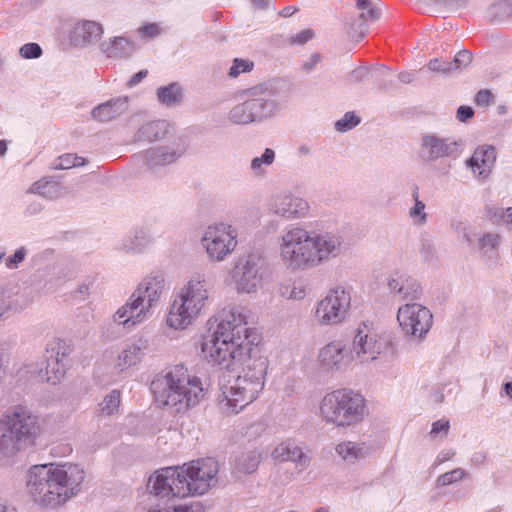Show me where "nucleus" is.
Returning a JSON list of instances; mask_svg holds the SVG:
<instances>
[{
    "instance_id": "1",
    "label": "nucleus",
    "mask_w": 512,
    "mask_h": 512,
    "mask_svg": "<svg viewBox=\"0 0 512 512\" xmlns=\"http://www.w3.org/2000/svg\"><path fill=\"white\" fill-rule=\"evenodd\" d=\"M251 315L243 306L224 309L216 327H210L200 341L201 356L208 363L240 374L221 387L218 406L225 415H235L255 401L262 392L268 360L260 354L258 335L247 327Z\"/></svg>"
},
{
    "instance_id": "2",
    "label": "nucleus",
    "mask_w": 512,
    "mask_h": 512,
    "mask_svg": "<svg viewBox=\"0 0 512 512\" xmlns=\"http://www.w3.org/2000/svg\"><path fill=\"white\" fill-rule=\"evenodd\" d=\"M85 471L77 464L34 465L27 473L26 487L33 501L45 508H57L76 496Z\"/></svg>"
},
{
    "instance_id": "3",
    "label": "nucleus",
    "mask_w": 512,
    "mask_h": 512,
    "mask_svg": "<svg viewBox=\"0 0 512 512\" xmlns=\"http://www.w3.org/2000/svg\"><path fill=\"white\" fill-rule=\"evenodd\" d=\"M218 470V462L213 458L194 460L180 467H166L149 479L148 489L162 499L202 495L215 484Z\"/></svg>"
},
{
    "instance_id": "4",
    "label": "nucleus",
    "mask_w": 512,
    "mask_h": 512,
    "mask_svg": "<svg viewBox=\"0 0 512 512\" xmlns=\"http://www.w3.org/2000/svg\"><path fill=\"white\" fill-rule=\"evenodd\" d=\"M341 247L342 239L337 235L325 233L312 236L297 226L283 235L280 256L288 268L306 269L336 257Z\"/></svg>"
},
{
    "instance_id": "5",
    "label": "nucleus",
    "mask_w": 512,
    "mask_h": 512,
    "mask_svg": "<svg viewBox=\"0 0 512 512\" xmlns=\"http://www.w3.org/2000/svg\"><path fill=\"white\" fill-rule=\"evenodd\" d=\"M151 391L158 405L169 407L177 413L198 405L205 395L201 379L190 375L182 365H176L165 375L155 377Z\"/></svg>"
},
{
    "instance_id": "6",
    "label": "nucleus",
    "mask_w": 512,
    "mask_h": 512,
    "mask_svg": "<svg viewBox=\"0 0 512 512\" xmlns=\"http://www.w3.org/2000/svg\"><path fill=\"white\" fill-rule=\"evenodd\" d=\"M41 431L39 417L28 407L11 406L0 417V456L10 458L35 445Z\"/></svg>"
},
{
    "instance_id": "7",
    "label": "nucleus",
    "mask_w": 512,
    "mask_h": 512,
    "mask_svg": "<svg viewBox=\"0 0 512 512\" xmlns=\"http://www.w3.org/2000/svg\"><path fill=\"white\" fill-rule=\"evenodd\" d=\"M210 285L204 275L192 277L172 301L166 323L175 330L186 329L208 305Z\"/></svg>"
},
{
    "instance_id": "8",
    "label": "nucleus",
    "mask_w": 512,
    "mask_h": 512,
    "mask_svg": "<svg viewBox=\"0 0 512 512\" xmlns=\"http://www.w3.org/2000/svg\"><path fill=\"white\" fill-rule=\"evenodd\" d=\"M366 414L364 397L352 390L338 389L321 400L319 416L327 424L350 427L360 423Z\"/></svg>"
},
{
    "instance_id": "9",
    "label": "nucleus",
    "mask_w": 512,
    "mask_h": 512,
    "mask_svg": "<svg viewBox=\"0 0 512 512\" xmlns=\"http://www.w3.org/2000/svg\"><path fill=\"white\" fill-rule=\"evenodd\" d=\"M164 289L165 281L161 274L147 277L138 285L127 303L116 311L114 321L127 328L142 322Z\"/></svg>"
},
{
    "instance_id": "10",
    "label": "nucleus",
    "mask_w": 512,
    "mask_h": 512,
    "mask_svg": "<svg viewBox=\"0 0 512 512\" xmlns=\"http://www.w3.org/2000/svg\"><path fill=\"white\" fill-rule=\"evenodd\" d=\"M351 293L337 286L328 291L316 305L314 317L320 326H333L343 323L349 316Z\"/></svg>"
},
{
    "instance_id": "11",
    "label": "nucleus",
    "mask_w": 512,
    "mask_h": 512,
    "mask_svg": "<svg viewBox=\"0 0 512 512\" xmlns=\"http://www.w3.org/2000/svg\"><path fill=\"white\" fill-rule=\"evenodd\" d=\"M266 271L265 261L258 254H248L235 264L231 278L238 293H254L261 286Z\"/></svg>"
},
{
    "instance_id": "12",
    "label": "nucleus",
    "mask_w": 512,
    "mask_h": 512,
    "mask_svg": "<svg viewBox=\"0 0 512 512\" xmlns=\"http://www.w3.org/2000/svg\"><path fill=\"white\" fill-rule=\"evenodd\" d=\"M387 346V341L372 324L363 322L356 329L350 351L354 361L365 363L376 360Z\"/></svg>"
},
{
    "instance_id": "13",
    "label": "nucleus",
    "mask_w": 512,
    "mask_h": 512,
    "mask_svg": "<svg viewBox=\"0 0 512 512\" xmlns=\"http://www.w3.org/2000/svg\"><path fill=\"white\" fill-rule=\"evenodd\" d=\"M237 236L235 226H208L201 241L211 259L222 261L235 250Z\"/></svg>"
},
{
    "instance_id": "14",
    "label": "nucleus",
    "mask_w": 512,
    "mask_h": 512,
    "mask_svg": "<svg viewBox=\"0 0 512 512\" xmlns=\"http://www.w3.org/2000/svg\"><path fill=\"white\" fill-rule=\"evenodd\" d=\"M397 320L405 335L422 339L431 329L433 316L428 308L408 303L398 309Z\"/></svg>"
},
{
    "instance_id": "15",
    "label": "nucleus",
    "mask_w": 512,
    "mask_h": 512,
    "mask_svg": "<svg viewBox=\"0 0 512 512\" xmlns=\"http://www.w3.org/2000/svg\"><path fill=\"white\" fill-rule=\"evenodd\" d=\"M255 121L272 117L279 108L274 93L266 84H259L245 91Z\"/></svg>"
},
{
    "instance_id": "16",
    "label": "nucleus",
    "mask_w": 512,
    "mask_h": 512,
    "mask_svg": "<svg viewBox=\"0 0 512 512\" xmlns=\"http://www.w3.org/2000/svg\"><path fill=\"white\" fill-rule=\"evenodd\" d=\"M353 360L350 349L340 341L335 340L323 348L318 353V362L325 370H340L349 365Z\"/></svg>"
},
{
    "instance_id": "17",
    "label": "nucleus",
    "mask_w": 512,
    "mask_h": 512,
    "mask_svg": "<svg viewBox=\"0 0 512 512\" xmlns=\"http://www.w3.org/2000/svg\"><path fill=\"white\" fill-rule=\"evenodd\" d=\"M271 457L279 462H292L298 472L306 470L311 457L303 448L292 439H287L277 444L271 452Z\"/></svg>"
},
{
    "instance_id": "18",
    "label": "nucleus",
    "mask_w": 512,
    "mask_h": 512,
    "mask_svg": "<svg viewBox=\"0 0 512 512\" xmlns=\"http://www.w3.org/2000/svg\"><path fill=\"white\" fill-rule=\"evenodd\" d=\"M458 150V143L433 134L424 135L421 140L419 157L426 162L447 157Z\"/></svg>"
},
{
    "instance_id": "19",
    "label": "nucleus",
    "mask_w": 512,
    "mask_h": 512,
    "mask_svg": "<svg viewBox=\"0 0 512 512\" xmlns=\"http://www.w3.org/2000/svg\"><path fill=\"white\" fill-rule=\"evenodd\" d=\"M271 209L286 218H301L308 214L309 204L292 194L281 193L272 198Z\"/></svg>"
},
{
    "instance_id": "20",
    "label": "nucleus",
    "mask_w": 512,
    "mask_h": 512,
    "mask_svg": "<svg viewBox=\"0 0 512 512\" xmlns=\"http://www.w3.org/2000/svg\"><path fill=\"white\" fill-rule=\"evenodd\" d=\"M387 285L392 293L398 295L400 299H419L422 288L420 284L412 277L405 274H393L388 278Z\"/></svg>"
},
{
    "instance_id": "21",
    "label": "nucleus",
    "mask_w": 512,
    "mask_h": 512,
    "mask_svg": "<svg viewBox=\"0 0 512 512\" xmlns=\"http://www.w3.org/2000/svg\"><path fill=\"white\" fill-rule=\"evenodd\" d=\"M181 152L170 146H159L146 150L140 156L144 164L152 171L158 168L174 163L180 158Z\"/></svg>"
},
{
    "instance_id": "22",
    "label": "nucleus",
    "mask_w": 512,
    "mask_h": 512,
    "mask_svg": "<svg viewBox=\"0 0 512 512\" xmlns=\"http://www.w3.org/2000/svg\"><path fill=\"white\" fill-rule=\"evenodd\" d=\"M103 34V27L101 24L83 20L78 22L70 33L71 42L75 46H85L96 43Z\"/></svg>"
},
{
    "instance_id": "23",
    "label": "nucleus",
    "mask_w": 512,
    "mask_h": 512,
    "mask_svg": "<svg viewBox=\"0 0 512 512\" xmlns=\"http://www.w3.org/2000/svg\"><path fill=\"white\" fill-rule=\"evenodd\" d=\"M128 100L127 96L110 99L91 111L92 118L99 122L112 121L128 110Z\"/></svg>"
},
{
    "instance_id": "24",
    "label": "nucleus",
    "mask_w": 512,
    "mask_h": 512,
    "mask_svg": "<svg viewBox=\"0 0 512 512\" xmlns=\"http://www.w3.org/2000/svg\"><path fill=\"white\" fill-rule=\"evenodd\" d=\"M100 49L108 58H129L136 51V46L130 39L119 36L102 42Z\"/></svg>"
},
{
    "instance_id": "25",
    "label": "nucleus",
    "mask_w": 512,
    "mask_h": 512,
    "mask_svg": "<svg viewBox=\"0 0 512 512\" xmlns=\"http://www.w3.org/2000/svg\"><path fill=\"white\" fill-rule=\"evenodd\" d=\"M169 123L165 120L149 121L139 127L134 136V142H152L166 137Z\"/></svg>"
},
{
    "instance_id": "26",
    "label": "nucleus",
    "mask_w": 512,
    "mask_h": 512,
    "mask_svg": "<svg viewBox=\"0 0 512 512\" xmlns=\"http://www.w3.org/2000/svg\"><path fill=\"white\" fill-rule=\"evenodd\" d=\"M472 61V53L468 50L459 51L452 61L432 59L428 63V69L433 72L449 73L467 67Z\"/></svg>"
},
{
    "instance_id": "27",
    "label": "nucleus",
    "mask_w": 512,
    "mask_h": 512,
    "mask_svg": "<svg viewBox=\"0 0 512 512\" xmlns=\"http://www.w3.org/2000/svg\"><path fill=\"white\" fill-rule=\"evenodd\" d=\"M148 348L147 340L137 339L127 347L118 356L117 366L121 369H127L139 363Z\"/></svg>"
},
{
    "instance_id": "28",
    "label": "nucleus",
    "mask_w": 512,
    "mask_h": 512,
    "mask_svg": "<svg viewBox=\"0 0 512 512\" xmlns=\"http://www.w3.org/2000/svg\"><path fill=\"white\" fill-rule=\"evenodd\" d=\"M496 160V151L493 146H481L478 147L471 158L467 161V164L473 169L479 170V175H484L490 171L493 163Z\"/></svg>"
},
{
    "instance_id": "29",
    "label": "nucleus",
    "mask_w": 512,
    "mask_h": 512,
    "mask_svg": "<svg viewBox=\"0 0 512 512\" xmlns=\"http://www.w3.org/2000/svg\"><path fill=\"white\" fill-rule=\"evenodd\" d=\"M335 450L336 453L348 463H355L365 458L369 452V448L364 443L353 441L341 442L336 446Z\"/></svg>"
},
{
    "instance_id": "30",
    "label": "nucleus",
    "mask_w": 512,
    "mask_h": 512,
    "mask_svg": "<svg viewBox=\"0 0 512 512\" xmlns=\"http://www.w3.org/2000/svg\"><path fill=\"white\" fill-rule=\"evenodd\" d=\"M261 459L262 453L257 449L243 452L236 458L235 469L243 474H252L257 470Z\"/></svg>"
},
{
    "instance_id": "31",
    "label": "nucleus",
    "mask_w": 512,
    "mask_h": 512,
    "mask_svg": "<svg viewBox=\"0 0 512 512\" xmlns=\"http://www.w3.org/2000/svg\"><path fill=\"white\" fill-rule=\"evenodd\" d=\"M31 193H36L47 199H57L66 193L65 188L57 181L40 180L32 184Z\"/></svg>"
},
{
    "instance_id": "32",
    "label": "nucleus",
    "mask_w": 512,
    "mask_h": 512,
    "mask_svg": "<svg viewBox=\"0 0 512 512\" xmlns=\"http://www.w3.org/2000/svg\"><path fill=\"white\" fill-rule=\"evenodd\" d=\"M158 101L166 106L175 105L182 100V89L178 83H171L157 89Z\"/></svg>"
},
{
    "instance_id": "33",
    "label": "nucleus",
    "mask_w": 512,
    "mask_h": 512,
    "mask_svg": "<svg viewBox=\"0 0 512 512\" xmlns=\"http://www.w3.org/2000/svg\"><path fill=\"white\" fill-rule=\"evenodd\" d=\"M248 99L236 106H234L229 112V120L235 124H249L255 122L252 110L250 109Z\"/></svg>"
},
{
    "instance_id": "34",
    "label": "nucleus",
    "mask_w": 512,
    "mask_h": 512,
    "mask_svg": "<svg viewBox=\"0 0 512 512\" xmlns=\"http://www.w3.org/2000/svg\"><path fill=\"white\" fill-rule=\"evenodd\" d=\"M345 31L350 40L359 42L365 37L368 26L363 20L356 19L355 16L350 15L345 22Z\"/></svg>"
},
{
    "instance_id": "35",
    "label": "nucleus",
    "mask_w": 512,
    "mask_h": 512,
    "mask_svg": "<svg viewBox=\"0 0 512 512\" xmlns=\"http://www.w3.org/2000/svg\"><path fill=\"white\" fill-rule=\"evenodd\" d=\"M46 366L44 376L46 381L55 385L57 384L65 375V365L61 364L60 361L56 359H51L50 356L46 354Z\"/></svg>"
},
{
    "instance_id": "36",
    "label": "nucleus",
    "mask_w": 512,
    "mask_h": 512,
    "mask_svg": "<svg viewBox=\"0 0 512 512\" xmlns=\"http://www.w3.org/2000/svg\"><path fill=\"white\" fill-rule=\"evenodd\" d=\"M499 241L500 237L498 234H484L478 239V249L484 256L490 259L497 258Z\"/></svg>"
},
{
    "instance_id": "37",
    "label": "nucleus",
    "mask_w": 512,
    "mask_h": 512,
    "mask_svg": "<svg viewBox=\"0 0 512 512\" xmlns=\"http://www.w3.org/2000/svg\"><path fill=\"white\" fill-rule=\"evenodd\" d=\"M71 351L70 345L61 339H54L47 344L46 348V354L51 359L60 361L61 364H64L65 358L70 355Z\"/></svg>"
},
{
    "instance_id": "38",
    "label": "nucleus",
    "mask_w": 512,
    "mask_h": 512,
    "mask_svg": "<svg viewBox=\"0 0 512 512\" xmlns=\"http://www.w3.org/2000/svg\"><path fill=\"white\" fill-rule=\"evenodd\" d=\"M356 8L360 11L354 15L356 19L363 20L365 24L368 21H375L379 18L380 12L370 0H357Z\"/></svg>"
},
{
    "instance_id": "39",
    "label": "nucleus",
    "mask_w": 512,
    "mask_h": 512,
    "mask_svg": "<svg viewBox=\"0 0 512 512\" xmlns=\"http://www.w3.org/2000/svg\"><path fill=\"white\" fill-rule=\"evenodd\" d=\"M492 20L504 21L512 17V0H501L489 8Z\"/></svg>"
},
{
    "instance_id": "40",
    "label": "nucleus",
    "mask_w": 512,
    "mask_h": 512,
    "mask_svg": "<svg viewBox=\"0 0 512 512\" xmlns=\"http://www.w3.org/2000/svg\"><path fill=\"white\" fill-rule=\"evenodd\" d=\"M120 405V392L112 390L99 404L101 414L110 416L118 411Z\"/></svg>"
},
{
    "instance_id": "41",
    "label": "nucleus",
    "mask_w": 512,
    "mask_h": 512,
    "mask_svg": "<svg viewBox=\"0 0 512 512\" xmlns=\"http://www.w3.org/2000/svg\"><path fill=\"white\" fill-rule=\"evenodd\" d=\"M467 476V472L461 468H456L452 471L446 472L437 478V484L440 486L451 485L454 482L462 480Z\"/></svg>"
},
{
    "instance_id": "42",
    "label": "nucleus",
    "mask_w": 512,
    "mask_h": 512,
    "mask_svg": "<svg viewBox=\"0 0 512 512\" xmlns=\"http://www.w3.org/2000/svg\"><path fill=\"white\" fill-rule=\"evenodd\" d=\"M486 212L490 217V221L497 222L501 220L504 224H512V207L506 211L499 208L486 207Z\"/></svg>"
},
{
    "instance_id": "43",
    "label": "nucleus",
    "mask_w": 512,
    "mask_h": 512,
    "mask_svg": "<svg viewBox=\"0 0 512 512\" xmlns=\"http://www.w3.org/2000/svg\"><path fill=\"white\" fill-rule=\"evenodd\" d=\"M360 123V118L354 112H347L342 119L335 123V129L339 132H346Z\"/></svg>"
},
{
    "instance_id": "44",
    "label": "nucleus",
    "mask_w": 512,
    "mask_h": 512,
    "mask_svg": "<svg viewBox=\"0 0 512 512\" xmlns=\"http://www.w3.org/2000/svg\"><path fill=\"white\" fill-rule=\"evenodd\" d=\"M253 62L249 60H244L240 58H235L233 60V64L229 69L228 76L231 78H236L243 72H249L253 69Z\"/></svg>"
},
{
    "instance_id": "45",
    "label": "nucleus",
    "mask_w": 512,
    "mask_h": 512,
    "mask_svg": "<svg viewBox=\"0 0 512 512\" xmlns=\"http://www.w3.org/2000/svg\"><path fill=\"white\" fill-rule=\"evenodd\" d=\"M149 243L148 234L143 227L137 229L135 231L134 240L131 241L129 245H126V248L129 251L139 252L145 245Z\"/></svg>"
},
{
    "instance_id": "46",
    "label": "nucleus",
    "mask_w": 512,
    "mask_h": 512,
    "mask_svg": "<svg viewBox=\"0 0 512 512\" xmlns=\"http://www.w3.org/2000/svg\"><path fill=\"white\" fill-rule=\"evenodd\" d=\"M84 164V158L73 154H65L57 159L55 169H70Z\"/></svg>"
},
{
    "instance_id": "47",
    "label": "nucleus",
    "mask_w": 512,
    "mask_h": 512,
    "mask_svg": "<svg viewBox=\"0 0 512 512\" xmlns=\"http://www.w3.org/2000/svg\"><path fill=\"white\" fill-rule=\"evenodd\" d=\"M275 159V152L271 148H266L261 157H255L251 161V168L259 171L263 164L271 165Z\"/></svg>"
},
{
    "instance_id": "48",
    "label": "nucleus",
    "mask_w": 512,
    "mask_h": 512,
    "mask_svg": "<svg viewBox=\"0 0 512 512\" xmlns=\"http://www.w3.org/2000/svg\"><path fill=\"white\" fill-rule=\"evenodd\" d=\"M429 4L444 8L448 11H454L467 5L468 0H425Z\"/></svg>"
},
{
    "instance_id": "49",
    "label": "nucleus",
    "mask_w": 512,
    "mask_h": 512,
    "mask_svg": "<svg viewBox=\"0 0 512 512\" xmlns=\"http://www.w3.org/2000/svg\"><path fill=\"white\" fill-rule=\"evenodd\" d=\"M19 52L25 59H35L42 55V49L37 43H27L20 48Z\"/></svg>"
},
{
    "instance_id": "50",
    "label": "nucleus",
    "mask_w": 512,
    "mask_h": 512,
    "mask_svg": "<svg viewBox=\"0 0 512 512\" xmlns=\"http://www.w3.org/2000/svg\"><path fill=\"white\" fill-rule=\"evenodd\" d=\"M474 101L477 106L486 107L495 102V97L490 90L481 89L476 93Z\"/></svg>"
},
{
    "instance_id": "51",
    "label": "nucleus",
    "mask_w": 512,
    "mask_h": 512,
    "mask_svg": "<svg viewBox=\"0 0 512 512\" xmlns=\"http://www.w3.org/2000/svg\"><path fill=\"white\" fill-rule=\"evenodd\" d=\"M314 37V32L312 29H305L298 34L292 36L289 40L290 44L295 45H303L307 43L310 39Z\"/></svg>"
},
{
    "instance_id": "52",
    "label": "nucleus",
    "mask_w": 512,
    "mask_h": 512,
    "mask_svg": "<svg viewBox=\"0 0 512 512\" xmlns=\"http://www.w3.org/2000/svg\"><path fill=\"white\" fill-rule=\"evenodd\" d=\"M26 250L24 247L19 248L14 255L6 259V266L10 269L16 268L17 265L25 259Z\"/></svg>"
},
{
    "instance_id": "53",
    "label": "nucleus",
    "mask_w": 512,
    "mask_h": 512,
    "mask_svg": "<svg viewBox=\"0 0 512 512\" xmlns=\"http://www.w3.org/2000/svg\"><path fill=\"white\" fill-rule=\"evenodd\" d=\"M475 112L472 107L462 105L457 109L456 117L460 122H467L473 118Z\"/></svg>"
},
{
    "instance_id": "54",
    "label": "nucleus",
    "mask_w": 512,
    "mask_h": 512,
    "mask_svg": "<svg viewBox=\"0 0 512 512\" xmlns=\"http://www.w3.org/2000/svg\"><path fill=\"white\" fill-rule=\"evenodd\" d=\"M306 295V288L301 283H294L288 294L289 299L301 300Z\"/></svg>"
},
{
    "instance_id": "55",
    "label": "nucleus",
    "mask_w": 512,
    "mask_h": 512,
    "mask_svg": "<svg viewBox=\"0 0 512 512\" xmlns=\"http://www.w3.org/2000/svg\"><path fill=\"white\" fill-rule=\"evenodd\" d=\"M449 421L448 420H438L432 424V429L430 431V435H437L440 432H443V436H446L449 431Z\"/></svg>"
},
{
    "instance_id": "56",
    "label": "nucleus",
    "mask_w": 512,
    "mask_h": 512,
    "mask_svg": "<svg viewBox=\"0 0 512 512\" xmlns=\"http://www.w3.org/2000/svg\"><path fill=\"white\" fill-rule=\"evenodd\" d=\"M368 74V70L365 67H359L357 69H354L350 74L348 80L350 82H361L364 77Z\"/></svg>"
},
{
    "instance_id": "57",
    "label": "nucleus",
    "mask_w": 512,
    "mask_h": 512,
    "mask_svg": "<svg viewBox=\"0 0 512 512\" xmlns=\"http://www.w3.org/2000/svg\"><path fill=\"white\" fill-rule=\"evenodd\" d=\"M12 309L9 297L4 293L0 294V318L3 317L8 311Z\"/></svg>"
},
{
    "instance_id": "58",
    "label": "nucleus",
    "mask_w": 512,
    "mask_h": 512,
    "mask_svg": "<svg viewBox=\"0 0 512 512\" xmlns=\"http://www.w3.org/2000/svg\"><path fill=\"white\" fill-rule=\"evenodd\" d=\"M140 31L145 34L146 36H149V37H154L158 34L159 32V28L156 24L154 23H150V24H147V25H144L140 28Z\"/></svg>"
},
{
    "instance_id": "59",
    "label": "nucleus",
    "mask_w": 512,
    "mask_h": 512,
    "mask_svg": "<svg viewBox=\"0 0 512 512\" xmlns=\"http://www.w3.org/2000/svg\"><path fill=\"white\" fill-rule=\"evenodd\" d=\"M321 55L315 53L311 56V58L303 64V69L307 72H310L320 61Z\"/></svg>"
},
{
    "instance_id": "60",
    "label": "nucleus",
    "mask_w": 512,
    "mask_h": 512,
    "mask_svg": "<svg viewBox=\"0 0 512 512\" xmlns=\"http://www.w3.org/2000/svg\"><path fill=\"white\" fill-rule=\"evenodd\" d=\"M424 208H425L424 203L417 200L415 203V206L411 210V215H413V216L421 215L420 221H425L426 214L425 213L421 214V212Z\"/></svg>"
},
{
    "instance_id": "61",
    "label": "nucleus",
    "mask_w": 512,
    "mask_h": 512,
    "mask_svg": "<svg viewBox=\"0 0 512 512\" xmlns=\"http://www.w3.org/2000/svg\"><path fill=\"white\" fill-rule=\"evenodd\" d=\"M147 70H141L134 74L131 79L129 80V85L134 86L140 83L146 76H147Z\"/></svg>"
},
{
    "instance_id": "62",
    "label": "nucleus",
    "mask_w": 512,
    "mask_h": 512,
    "mask_svg": "<svg viewBox=\"0 0 512 512\" xmlns=\"http://www.w3.org/2000/svg\"><path fill=\"white\" fill-rule=\"evenodd\" d=\"M398 79L404 84H409L413 81V75L409 72H401L398 74Z\"/></svg>"
},
{
    "instance_id": "63",
    "label": "nucleus",
    "mask_w": 512,
    "mask_h": 512,
    "mask_svg": "<svg viewBox=\"0 0 512 512\" xmlns=\"http://www.w3.org/2000/svg\"><path fill=\"white\" fill-rule=\"evenodd\" d=\"M296 11H297V8L288 6V7L283 8L279 12V15L286 18V17L292 16Z\"/></svg>"
},
{
    "instance_id": "64",
    "label": "nucleus",
    "mask_w": 512,
    "mask_h": 512,
    "mask_svg": "<svg viewBox=\"0 0 512 512\" xmlns=\"http://www.w3.org/2000/svg\"><path fill=\"white\" fill-rule=\"evenodd\" d=\"M0 512H17V509L14 506L8 505L0 500Z\"/></svg>"
}]
</instances>
